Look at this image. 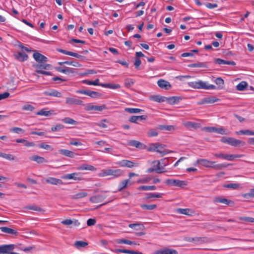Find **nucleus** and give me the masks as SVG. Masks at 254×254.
<instances>
[{
    "mask_svg": "<svg viewBox=\"0 0 254 254\" xmlns=\"http://www.w3.org/2000/svg\"><path fill=\"white\" fill-rule=\"evenodd\" d=\"M166 101L170 104H174L179 101V97L177 96H173L169 98L166 97Z\"/></svg>",
    "mask_w": 254,
    "mask_h": 254,
    "instance_id": "nucleus-50",
    "label": "nucleus"
},
{
    "mask_svg": "<svg viewBox=\"0 0 254 254\" xmlns=\"http://www.w3.org/2000/svg\"><path fill=\"white\" fill-rule=\"evenodd\" d=\"M150 99L152 101L158 103H162L166 101V97L160 95H153L150 97Z\"/></svg>",
    "mask_w": 254,
    "mask_h": 254,
    "instance_id": "nucleus-29",
    "label": "nucleus"
},
{
    "mask_svg": "<svg viewBox=\"0 0 254 254\" xmlns=\"http://www.w3.org/2000/svg\"><path fill=\"white\" fill-rule=\"evenodd\" d=\"M51 66V65L50 64H38L35 65L36 70H38L39 69H49Z\"/></svg>",
    "mask_w": 254,
    "mask_h": 254,
    "instance_id": "nucleus-33",
    "label": "nucleus"
},
{
    "mask_svg": "<svg viewBox=\"0 0 254 254\" xmlns=\"http://www.w3.org/2000/svg\"><path fill=\"white\" fill-rule=\"evenodd\" d=\"M59 153L63 155H64L66 157H68L70 158H74L75 153L69 150L61 149L59 150Z\"/></svg>",
    "mask_w": 254,
    "mask_h": 254,
    "instance_id": "nucleus-21",
    "label": "nucleus"
},
{
    "mask_svg": "<svg viewBox=\"0 0 254 254\" xmlns=\"http://www.w3.org/2000/svg\"><path fill=\"white\" fill-rule=\"evenodd\" d=\"M128 144L131 146L139 147L141 145V143L138 141L131 140L129 141Z\"/></svg>",
    "mask_w": 254,
    "mask_h": 254,
    "instance_id": "nucleus-60",
    "label": "nucleus"
},
{
    "mask_svg": "<svg viewBox=\"0 0 254 254\" xmlns=\"http://www.w3.org/2000/svg\"><path fill=\"white\" fill-rule=\"evenodd\" d=\"M15 58L20 62L26 61L28 59V56L25 53L19 52L15 55Z\"/></svg>",
    "mask_w": 254,
    "mask_h": 254,
    "instance_id": "nucleus-27",
    "label": "nucleus"
},
{
    "mask_svg": "<svg viewBox=\"0 0 254 254\" xmlns=\"http://www.w3.org/2000/svg\"><path fill=\"white\" fill-rule=\"evenodd\" d=\"M46 182L55 185L63 184L62 180L54 177H49L46 180Z\"/></svg>",
    "mask_w": 254,
    "mask_h": 254,
    "instance_id": "nucleus-17",
    "label": "nucleus"
},
{
    "mask_svg": "<svg viewBox=\"0 0 254 254\" xmlns=\"http://www.w3.org/2000/svg\"><path fill=\"white\" fill-rule=\"evenodd\" d=\"M106 198V196L102 194H97L91 196L90 201L92 203H97L102 202Z\"/></svg>",
    "mask_w": 254,
    "mask_h": 254,
    "instance_id": "nucleus-11",
    "label": "nucleus"
},
{
    "mask_svg": "<svg viewBox=\"0 0 254 254\" xmlns=\"http://www.w3.org/2000/svg\"><path fill=\"white\" fill-rule=\"evenodd\" d=\"M196 164H199L201 166L206 168H214L216 170H221L224 168L227 167V165L225 164H216L214 161H209L205 159H198L196 162Z\"/></svg>",
    "mask_w": 254,
    "mask_h": 254,
    "instance_id": "nucleus-1",
    "label": "nucleus"
},
{
    "mask_svg": "<svg viewBox=\"0 0 254 254\" xmlns=\"http://www.w3.org/2000/svg\"><path fill=\"white\" fill-rule=\"evenodd\" d=\"M215 63L218 64H229L232 65H235L236 63L234 61H226L221 59H216Z\"/></svg>",
    "mask_w": 254,
    "mask_h": 254,
    "instance_id": "nucleus-25",
    "label": "nucleus"
},
{
    "mask_svg": "<svg viewBox=\"0 0 254 254\" xmlns=\"http://www.w3.org/2000/svg\"><path fill=\"white\" fill-rule=\"evenodd\" d=\"M156 254H178V252L173 249L165 248L157 251Z\"/></svg>",
    "mask_w": 254,
    "mask_h": 254,
    "instance_id": "nucleus-10",
    "label": "nucleus"
},
{
    "mask_svg": "<svg viewBox=\"0 0 254 254\" xmlns=\"http://www.w3.org/2000/svg\"><path fill=\"white\" fill-rule=\"evenodd\" d=\"M105 108V106H96V105H89L86 109V110L90 111V110H94L98 111H102L103 109Z\"/></svg>",
    "mask_w": 254,
    "mask_h": 254,
    "instance_id": "nucleus-31",
    "label": "nucleus"
},
{
    "mask_svg": "<svg viewBox=\"0 0 254 254\" xmlns=\"http://www.w3.org/2000/svg\"><path fill=\"white\" fill-rule=\"evenodd\" d=\"M82 101L71 97H67L65 100V103L67 105H81Z\"/></svg>",
    "mask_w": 254,
    "mask_h": 254,
    "instance_id": "nucleus-12",
    "label": "nucleus"
},
{
    "mask_svg": "<svg viewBox=\"0 0 254 254\" xmlns=\"http://www.w3.org/2000/svg\"><path fill=\"white\" fill-rule=\"evenodd\" d=\"M1 230L3 232L10 234H16L17 233L15 230L6 227H1Z\"/></svg>",
    "mask_w": 254,
    "mask_h": 254,
    "instance_id": "nucleus-47",
    "label": "nucleus"
},
{
    "mask_svg": "<svg viewBox=\"0 0 254 254\" xmlns=\"http://www.w3.org/2000/svg\"><path fill=\"white\" fill-rule=\"evenodd\" d=\"M129 182V180H124L122 182H121L118 186V191H122L123 189L127 188V184Z\"/></svg>",
    "mask_w": 254,
    "mask_h": 254,
    "instance_id": "nucleus-42",
    "label": "nucleus"
},
{
    "mask_svg": "<svg viewBox=\"0 0 254 254\" xmlns=\"http://www.w3.org/2000/svg\"><path fill=\"white\" fill-rule=\"evenodd\" d=\"M215 83L219 85V86L222 87L223 85H224V81L222 78L221 77H217L216 78V79L214 81Z\"/></svg>",
    "mask_w": 254,
    "mask_h": 254,
    "instance_id": "nucleus-62",
    "label": "nucleus"
},
{
    "mask_svg": "<svg viewBox=\"0 0 254 254\" xmlns=\"http://www.w3.org/2000/svg\"><path fill=\"white\" fill-rule=\"evenodd\" d=\"M35 108L30 104H25L22 106V109L24 111H33Z\"/></svg>",
    "mask_w": 254,
    "mask_h": 254,
    "instance_id": "nucleus-58",
    "label": "nucleus"
},
{
    "mask_svg": "<svg viewBox=\"0 0 254 254\" xmlns=\"http://www.w3.org/2000/svg\"><path fill=\"white\" fill-rule=\"evenodd\" d=\"M101 86L105 88H108L113 89H116L120 88L121 86L119 84L102 83Z\"/></svg>",
    "mask_w": 254,
    "mask_h": 254,
    "instance_id": "nucleus-36",
    "label": "nucleus"
},
{
    "mask_svg": "<svg viewBox=\"0 0 254 254\" xmlns=\"http://www.w3.org/2000/svg\"><path fill=\"white\" fill-rule=\"evenodd\" d=\"M158 128L161 130L172 131L175 129V127L172 125H160Z\"/></svg>",
    "mask_w": 254,
    "mask_h": 254,
    "instance_id": "nucleus-38",
    "label": "nucleus"
},
{
    "mask_svg": "<svg viewBox=\"0 0 254 254\" xmlns=\"http://www.w3.org/2000/svg\"><path fill=\"white\" fill-rule=\"evenodd\" d=\"M166 184L168 186L178 187H183V186L187 185L185 181L173 179H167L166 181Z\"/></svg>",
    "mask_w": 254,
    "mask_h": 254,
    "instance_id": "nucleus-6",
    "label": "nucleus"
},
{
    "mask_svg": "<svg viewBox=\"0 0 254 254\" xmlns=\"http://www.w3.org/2000/svg\"><path fill=\"white\" fill-rule=\"evenodd\" d=\"M243 155L225 154L224 155L223 159L229 161L233 160L235 158H241Z\"/></svg>",
    "mask_w": 254,
    "mask_h": 254,
    "instance_id": "nucleus-35",
    "label": "nucleus"
},
{
    "mask_svg": "<svg viewBox=\"0 0 254 254\" xmlns=\"http://www.w3.org/2000/svg\"><path fill=\"white\" fill-rule=\"evenodd\" d=\"M134 83V81L131 78H127L125 80V85L127 88L131 87Z\"/></svg>",
    "mask_w": 254,
    "mask_h": 254,
    "instance_id": "nucleus-57",
    "label": "nucleus"
},
{
    "mask_svg": "<svg viewBox=\"0 0 254 254\" xmlns=\"http://www.w3.org/2000/svg\"><path fill=\"white\" fill-rule=\"evenodd\" d=\"M219 100L218 98L215 97H207L203 98L198 104H212Z\"/></svg>",
    "mask_w": 254,
    "mask_h": 254,
    "instance_id": "nucleus-16",
    "label": "nucleus"
},
{
    "mask_svg": "<svg viewBox=\"0 0 254 254\" xmlns=\"http://www.w3.org/2000/svg\"><path fill=\"white\" fill-rule=\"evenodd\" d=\"M25 208L27 209L32 210H34V211H44V210L42 208H41L37 205H35L27 206L25 207Z\"/></svg>",
    "mask_w": 254,
    "mask_h": 254,
    "instance_id": "nucleus-54",
    "label": "nucleus"
},
{
    "mask_svg": "<svg viewBox=\"0 0 254 254\" xmlns=\"http://www.w3.org/2000/svg\"><path fill=\"white\" fill-rule=\"evenodd\" d=\"M188 85L194 89H215L216 86L212 84H207L206 82L201 80L198 81H192L188 82Z\"/></svg>",
    "mask_w": 254,
    "mask_h": 254,
    "instance_id": "nucleus-3",
    "label": "nucleus"
},
{
    "mask_svg": "<svg viewBox=\"0 0 254 254\" xmlns=\"http://www.w3.org/2000/svg\"><path fill=\"white\" fill-rule=\"evenodd\" d=\"M44 95L46 96H50L56 97H61L62 93L54 89H51L49 91H45L43 92Z\"/></svg>",
    "mask_w": 254,
    "mask_h": 254,
    "instance_id": "nucleus-14",
    "label": "nucleus"
},
{
    "mask_svg": "<svg viewBox=\"0 0 254 254\" xmlns=\"http://www.w3.org/2000/svg\"><path fill=\"white\" fill-rule=\"evenodd\" d=\"M123 174V171L121 169H106L102 170L98 174V176L100 177H105L111 176V179H115L121 176Z\"/></svg>",
    "mask_w": 254,
    "mask_h": 254,
    "instance_id": "nucleus-2",
    "label": "nucleus"
},
{
    "mask_svg": "<svg viewBox=\"0 0 254 254\" xmlns=\"http://www.w3.org/2000/svg\"><path fill=\"white\" fill-rule=\"evenodd\" d=\"M33 57L35 60L38 62H46L48 61V58L46 57L39 53H34Z\"/></svg>",
    "mask_w": 254,
    "mask_h": 254,
    "instance_id": "nucleus-13",
    "label": "nucleus"
},
{
    "mask_svg": "<svg viewBox=\"0 0 254 254\" xmlns=\"http://www.w3.org/2000/svg\"><path fill=\"white\" fill-rule=\"evenodd\" d=\"M247 82L243 81L237 85V89L239 91H244L248 86Z\"/></svg>",
    "mask_w": 254,
    "mask_h": 254,
    "instance_id": "nucleus-43",
    "label": "nucleus"
},
{
    "mask_svg": "<svg viewBox=\"0 0 254 254\" xmlns=\"http://www.w3.org/2000/svg\"><path fill=\"white\" fill-rule=\"evenodd\" d=\"M153 167L156 169V172L157 173H161L164 172L162 170L164 169L163 166H161V163L158 160H155L152 162Z\"/></svg>",
    "mask_w": 254,
    "mask_h": 254,
    "instance_id": "nucleus-24",
    "label": "nucleus"
},
{
    "mask_svg": "<svg viewBox=\"0 0 254 254\" xmlns=\"http://www.w3.org/2000/svg\"><path fill=\"white\" fill-rule=\"evenodd\" d=\"M158 85L161 88L165 89H169L171 88V86L169 82L163 79H160L157 82Z\"/></svg>",
    "mask_w": 254,
    "mask_h": 254,
    "instance_id": "nucleus-23",
    "label": "nucleus"
},
{
    "mask_svg": "<svg viewBox=\"0 0 254 254\" xmlns=\"http://www.w3.org/2000/svg\"><path fill=\"white\" fill-rule=\"evenodd\" d=\"M242 196L245 198L254 197V189H251L248 193L243 194Z\"/></svg>",
    "mask_w": 254,
    "mask_h": 254,
    "instance_id": "nucleus-55",
    "label": "nucleus"
},
{
    "mask_svg": "<svg viewBox=\"0 0 254 254\" xmlns=\"http://www.w3.org/2000/svg\"><path fill=\"white\" fill-rule=\"evenodd\" d=\"M183 126L189 129H197L200 127V124L197 123L190 121H184Z\"/></svg>",
    "mask_w": 254,
    "mask_h": 254,
    "instance_id": "nucleus-9",
    "label": "nucleus"
},
{
    "mask_svg": "<svg viewBox=\"0 0 254 254\" xmlns=\"http://www.w3.org/2000/svg\"><path fill=\"white\" fill-rule=\"evenodd\" d=\"M116 253H122L125 254H142L141 252H136L134 251H131L127 249H116L115 251Z\"/></svg>",
    "mask_w": 254,
    "mask_h": 254,
    "instance_id": "nucleus-26",
    "label": "nucleus"
},
{
    "mask_svg": "<svg viewBox=\"0 0 254 254\" xmlns=\"http://www.w3.org/2000/svg\"><path fill=\"white\" fill-rule=\"evenodd\" d=\"M55 114V113L54 110L46 111L45 109H43L36 113L37 115L44 116L45 117H49Z\"/></svg>",
    "mask_w": 254,
    "mask_h": 254,
    "instance_id": "nucleus-20",
    "label": "nucleus"
},
{
    "mask_svg": "<svg viewBox=\"0 0 254 254\" xmlns=\"http://www.w3.org/2000/svg\"><path fill=\"white\" fill-rule=\"evenodd\" d=\"M64 127V126L62 124H59L56 125V126L53 127L51 128V130L52 131H60L61 129H63Z\"/></svg>",
    "mask_w": 254,
    "mask_h": 254,
    "instance_id": "nucleus-61",
    "label": "nucleus"
},
{
    "mask_svg": "<svg viewBox=\"0 0 254 254\" xmlns=\"http://www.w3.org/2000/svg\"><path fill=\"white\" fill-rule=\"evenodd\" d=\"M214 201L215 202L222 203L227 205H230V203L232 202V201L230 200L224 198H222L220 197H215L214 199Z\"/></svg>",
    "mask_w": 254,
    "mask_h": 254,
    "instance_id": "nucleus-30",
    "label": "nucleus"
},
{
    "mask_svg": "<svg viewBox=\"0 0 254 254\" xmlns=\"http://www.w3.org/2000/svg\"><path fill=\"white\" fill-rule=\"evenodd\" d=\"M162 193L150 192L147 193L146 198L148 199L152 197L161 198L162 197Z\"/></svg>",
    "mask_w": 254,
    "mask_h": 254,
    "instance_id": "nucleus-53",
    "label": "nucleus"
},
{
    "mask_svg": "<svg viewBox=\"0 0 254 254\" xmlns=\"http://www.w3.org/2000/svg\"><path fill=\"white\" fill-rule=\"evenodd\" d=\"M83 83L86 84L87 85H95V86H101V84H102V83H99V79L98 78H97L94 81H90L88 80H83L82 81Z\"/></svg>",
    "mask_w": 254,
    "mask_h": 254,
    "instance_id": "nucleus-34",
    "label": "nucleus"
},
{
    "mask_svg": "<svg viewBox=\"0 0 254 254\" xmlns=\"http://www.w3.org/2000/svg\"><path fill=\"white\" fill-rule=\"evenodd\" d=\"M29 159L30 160L36 162L38 163H43L47 162V160L45 159L44 157L39 156L37 155H34L30 157Z\"/></svg>",
    "mask_w": 254,
    "mask_h": 254,
    "instance_id": "nucleus-19",
    "label": "nucleus"
},
{
    "mask_svg": "<svg viewBox=\"0 0 254 254\" xmlns=\"http://www.w3.org/2000/svg\"><path fill=\"white\" fill-rule=\"evenodd\" d=\"M147 119V116L141 115V116H132L128 120L131 123H138V121L142 120H146Z\"/></svg>",
    "mask_w": 254,
    "mask_h": 254,
    "instance_id": "nucleus-15",
    "label": "nucleus"
},
{
    "mask_svg": "<svg viewBox=\"0 0 254 254\" xmlns=\"http://www.w3.org/2000/svg\"><path fill=\"white\" fill-rule=\"evenodd\" d=\"M215 132L221 134H228V132L223 127L217 128L216 127Z\"/></svg>",
    "mask_w": 254,
    "mask_h": 254,
    "instance_id": "nucleus-63",
    "label": "nucleus"
},
{
    "mask_svg": "<svg viewBox=\"0 0 254 254\" xmlns=\"http://www.w3.org/2000/svg\"><path fill=\"white\" fill-rule=\"evenodd\" d=\"M118 244H125L129 245H136V243L133 241H131L127 239H118L117 240Z\"/></svg>",
    "mask_w": 254,
    "mask_h": 254,
    "instance_id": "nucleus-46",
    "label": "nucleus"
},
{
    "mask_svg": "<svg viewBox=\"0 0 254 254\" xmlns=\"http://www.w3.org/2000/svg\"><path fill=\"white\" fill-rule=\"evenodd\" d=\"M61 121L63 123L66 124H69L72 125H77L78 124V123L77 121L69 117L64 118Z\"/></svg>",
    "mask_w": 254,
    "mask_h": 254,
    "instance_id": "nucleus-32",
    "label": "nucleus"
},
{
    "mask_svg": "<svg viewBox=\"0 0 254 254\" xmlns=\"http://www.w3.org/2000/svg\"><path fill=\"white\" fill-rule=\"evenodd\" d=\"M239 219L242 221L247 222L250 223H254V218L246 217V216H241L239 218Z\"/></svg>",
    "mask_w": 254,
    "mask_h": 254,
    "instance_id": "nucleus-56",
    "label": "nucleus"
},
{
    "mask_svg": "<svg viewBox=\"0 0 254 254\" xmlns=\"http://www.w3.org/2000/svg\"><path fill=\"white\" fill-rule=\"evenodd\" d=\"M184 240L186 242H193L195 244L201 243L204 242L203 240V238L201 237L191 238L187 237L184 238Z\"/></svg>",
    "mask_w": 254,
    "mask_h": 254,
    "instance_id": "nucleus-22",
    "label": "nucleus"
},
{
    "mask_svg": "<svg viewBox=\"0 0 254 254\" xmlns=\"http://www.w3.org/2000/svg\"><path fill=\"white\" fill-rule=\"evenodd\" d=\"M188 66L190 67H206L207 65L205 63H197L190 64Z\"/></svg>",
    "mask_w": 254,
    "mask_h": 254,
    "instance_id": "nucleus-48",
    "label": "nucleus"
},
{
    "mask_svg": "<svg viewBox=\"0 0 254 254\" xmlns=\"http://www.w3.org/2000/svg\"><path fill=\"white\" fill-rule=\"evenodd\" d=\"M78 170H88L95 171L96 168L91 165L88 164H83L77 168Z\"/></svg>",
    "mask_w": 254,
    "mask_h": 254,
    "instance_id": "nucleus-18",
    "label": "nucleus"
},
{
    "mask_svg": "<svg viewBox=\"0 0 254 254\" xmlns=\"http://www.w3.org/2000/svg\"><path fill=\"white\" fill-rule=\"evenodd\" d=\"M0 157L9 161H13L15 159V157L12 154H6L2 152H0Z\"/></svg>",
    "mask_w": 254,
    "mask_h": 254,
    "instance_id": "nucleus-40",
    "label": "nucleus"
},
{
    "mask_svg": "<svg viewBox=\"0 0 254 254\" xmlns=\"http://www.w3.org/2000/svg\"><path fill=\"white\" fill-rule=\"evenodd\" d=\"M156 189L155 186H141L137 188L138 190H153Z\"/></svg>",
    "mask_w": 254,
    "mask_h": 254,
    "instance_id": "nucleus-37",
    "label": "nucleus"
},
{
    "mask_svg": "<svg viewBox=\"0 0 254 254\" xmlns=\"http://www.w3.org/2000/svg\"><path fill=\"white\" fill-rule=\"evenodd\" d=\"M63 179L66 180H74L75 181H80L82 179L80 173H73L66 174L63 177Z\"/></svg>",
    "mask_w": 254,
    "mask_h": 254,
    "instance_id": "nucleus-8",
    "label": "nucleus"
},
{
    "mask_svg": "<svg viewBox=\"0 0 254 254\" xmlns=\"http://www.w3.org/2000/svg\"><path fill=\"white\" fill-rule=\"evenodd\" d=\"M87 193L85 192H78L72 196V198L77 199L79 198H81L84 197H85L87 195Z\"/></svg>",
    "mask_w": 254,
    "mask_h": 254,
    "instance_id": "nucleus-45",
    "label": "nucleus"
},
{
    "mask_svg": "<svg viewBox=\"0 0 254 254\" xmlns=\"http://www.w3.org/2000/svg\"><path fill=\"white\" fill-rule=\"evenodd\" d=\"M223 187L226 188L231 189L233 190H237L240 188V184L238 183H230L224 185Z\"/></svg>",
    "mask_w": 254,
    "mask_h": 254,
    "instance_id": "nucleus-41",
    "label": "nucleus"
},
{
    "mask_svg": "<svg viewBox=\"0 0 254 254\" xmlns=\"http://www.w3.org/2000/svg\"><path fill=\"white\" fill-rule=\"evenodd\" d=\"M88 245V243L83 242V241H76L74 243V246L77 249H80L81 248H84Z\"/></svg>",
    "mask_w": 254,
    "mask_h": 254,
    "instance_id": "nucleus-49",
    "label": "nucleus"
},
{
    "mask_svg": "<svg viewBox=\"0 0 254 254\" xmlns=\"http://www.w3.org/2000/svg\"><path fill=\"white\" fill-rule=\"evenodd\" d=\"M14 248L13 245H2L0 246V254H13L11 252Z\"/></svg>",
    "mask_w": 254,
    "mask_h": 254,
    "instance_id": "nucleus-7",
    "label": "nucleus"
},
{
    "mask_svg": "<svg viewBox=\"0 0 254 254\" xmlns=\"http://www.w3.org/2000/svg\"><path fill=\"white\" fill-rule=\"evenodd\" d=\"M125 111L130 114H137L143 112V110L138 108H127Z\"/></svg>",
    "mask_w": 254,
    "mask_h": 254,
    "instance_id": "nucleus-39",
    "label": "nucleus"
},
{
    "mask_svg": "<svg viewBox=\"0 0 254 254\" xmlns=\"http://www.w3.org/2000/svg\"><path fill=\"white\" fill-rule=\"evenodd\" d=\"M229 142V145L233 146H237L240 145H243L245 144L244 142L233 137L230 138Z\"/></svg>",
    "mask_w": 254,
    "mask_h": 254,
    "instance_id": "nucleus-28",
    "label": "nucleus"
},
{
    "mask_svg": "<svg viewBox=\"0 0 254 254\" xmlns=\"http://www.w3.org/2000/svg\"><path fill=\"white\" fill-rule=\"evenodd\" d=\"M165 146V145L158 143H151L149 146L148 150L150 151H156L161 153L162 155H164L171 152L164 149Z\"/></svg>",
    "mask_w": 254,
    "mask_h": 254,
    "instance_id": "nucleus-4",
    "label": "nucleus"
},
{
    "mask_svg": "<svg viewBox=\"0 0 254 254\" xmlns=\"http://www.w3.org/2000/svg\"><path fill=\"white\" fill-rule=\"evenodd\" d=\"M92 98H97L101 95V94L98 92L93 91L90 90L87 91V95Z\"/></svg>",
    "mask_w": 254,
    "mask_h": 254,
    "instance_id": "nucleus-52",
    "label": "nucleus"
},
{
    "mask_svg": "<svg viewBox=\"0 0 254 254\" xmlns=\"http://www.w3.org/2000/svg\"><path fill=\"white\" fill-rule=\"evenodd\" d=\"M157 205L156 204H142L141 207L144 210H151L156 208Z\"/></svg>",
    "mask_w": 254,
    "mask_h": 254,
    "instance_id": "nucleus-51",
    "label": "nucleus"
},
{
    "mask_svg": "<svg viewBox=\"0 0 254 254\" xmlns=\"http://www.w3.org/2000/svg\"><path fill=\"white\" fill-rule=\"evenodd\" d=\"M115 164L121 167H127L128 168H132L138 166L139 164L137 162H132L128 160H122L117 162Z\"/></svg>",
    "mask_w": 254,
    "mask_h": 254,
    "instance_id": "nucleus-5",
    "label": "nucleus"
},
{
    "mask_svg": "<svg viewBox=\"0 0 254 254\" xmlns=\"http://www.w3.org/2000/svg\"><path fill=\"white\" fill-rule=\"evenodd\" d=\"M39 147L40 148L45 149L46 150H53V148H52V147L50 145L46 144L44 143H42L40 144H39Z\"/></svg>",
    "mask_w": 254,
    "mask_h": 254,
    "instance_id": "nucleus-64",
    "label": "nucleus"
},
{
    "mask_svg": "<svg viewBox=\"0 0 254 254\" xmlns=\"http://www.w3.org/2000/svg\"><path fill=\"white\" fill-rule=\"evenodd\" d=\"M128 227L130 228L135 229L136 230H139L140 229H142L144 228V226L141 223H132L128 225Z\"/></svg>",
    "mask_w": 254,
    "mask_h": 254,
    "instance_id": "nucleus-44",
    "label": "nucleus"
},
{
    "mask_svg": "<svg viewBox=\"0 0 254 254\" xmlns=\"http://www.w3.org/2000/svg\"><path fill=\"white\" fill-rule=\"evenodd\" d=\"M158 134V132L154 129H150L147 132V135L149 137L156 136Z\"/></svg>",
    "mask_w": 254,
    "mask_h": 254,
    "instance_id": "nucleus-59",
    "label": "nucleus"
}]
</instances>
